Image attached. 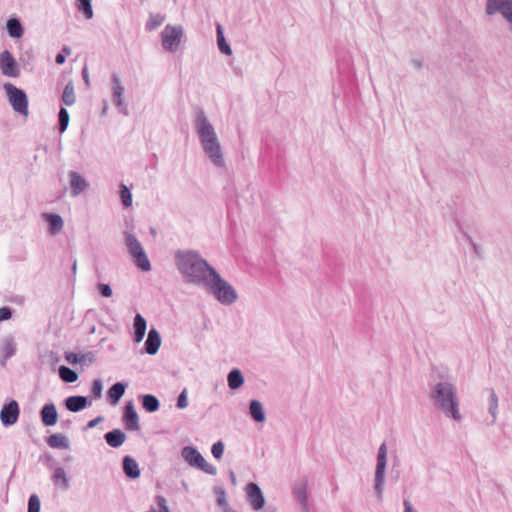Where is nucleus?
Masks as SVG:
<instances>
[{"label":"nucleus","instance_id":"21","mask_svg":"<svg viewBox=\"0 0 512 512\" xmlns=\"http://www.w3.org/2000/svg\"><path fill=\"white\" fill-rule=\"evenodd\" d=\"M107 444L113 448L120 447L126 440V434L120 429H113L104 436Z\"/></svg>","mask_w":512,"mask_h":512},{"label":"nucleus","instance_id":"32","mask_svg":"<svg viewBox=\"0 0 512 512\" xmlns=\"http://www.w3.org/2000/svg\"><path fill=\"white\" fill-rule=\"evenodd\" d=\"M216 34H217V44H218L219 50L225 55H231L232 50H231L229 44L225 40L223 28L220 24L217 25Z\"/></svg>","mask_w":512,"mask_h":512},{"label":"nucleus","instance_id":"30","mask_svg":"<svg viewBox=\"0 0 512 512\" xmlns=\"http://www.w3.org/2000/svg\"><path fill=\"white\" fill-rule=\"evenodd\" d=\"M142 407L149 413L155 412L159 409V400L151 394H145L141 397Z\"/></svg>","mask_w":512,"mask_h":512},{"label":"nucleus","instance_id":"35","mask_svg":"<svg viewBox=\"0 0 512 512\" xmlns=\"http://www.w3.org/2000/svg\"><path fill=\"white\" fill-rule=\"evenodd\" d=\"M77 9L82 12L86 19L93 18L91 0H76Z\"/></svg>","mask_w":512,"mask_h":512},{"label":"nucleus","instance_id":"42","mask_svg":"<svg viewBox=\"0 0 512 512\" xmlns=\"http://www.w3.org/2000/svg\"><path fill=\"white\" fill-rule=\"evenodd\" d=\"M84 358H85L84 355H79V354H76L73 352L65 353L66 361L73 365L77 364L79 362H82L84 360Z\"/></svg>","mask_w":512,"mask_h":512},{"label":"nucleus","instance_id":"4","mask_svg":"<svg viewBox=\"0 0 512 512\" xmlns=\"http://www.w3.org/2000/svg\"><path fill=\"white\" fill-rule=\"evenodd\" d=\"M433 398L440 407L444 411L449 412L455 420L461 419L458 409V400L451 384L439 383L435 388Z\"/></svg>","mask_w":512,"mask_h":512},{"label":"nucleus","instance_id":"14","mask_svg":"<svg viewBox=\"0 0 512 512\" xmlns=\"http://www.w3.org/2000/svg\"><path fill=\"white\" fill-rule=\"evenodd\" d=\"M111 84L113 103L116 107L120 108L125 115H127V108L124 105L123 101L124 87L121 83L119 76L115 73L111 76Z\"/></svg>","mask_w":512,"mask_h":512},{"label":"nucleus","instance_id":"50","mask_svg":"<svg viewBox=\"0 0 512 512\" xmlns=\"http://www.w3.org/2000/svg\"><path fill=\"white\" fill-rule=\"evenodd\" d=\"M404 507H405L404 512H416V511L413 509L411 502H410V501H408V500H404Z\"/></svg>","mask_w":512,"mask_h":512},{"label":"nucleus","instance_id":"20","mask_svg":"<svg viewBox=\"0 0 512 512\" xmlns=\"http://www.w3.org/2000/svg\"><path fill=\"white\" fill-rule=\"evenodd\" d=\"M43 218L49 225L48 231L51 235H57L63 229L64 222L60 215L44 213Z\"/></svg>","mask_w":512,"mask_h":512},{"label":"nucleus","instance_id":"37","mask_svg":"<svg viewBox=\"0 0 512 512\" xmlns=\"http://www.w3.org/2000/svg\"><path fill=\"white\" fill-rule=\"evenodd\" d=\"M165 20V16L162 14H151L146 22L145 28L148 31L155 30L157 27L162 25Z\"/></svg>","mask_w":512,"mask_h":512},{"label":"nucleus","instance_id":"24","mask_svg":"<svg viewBox=\"0 0 512 512\" xmlns=\"http://www.w3.org/2000/svg\"><path fill=\"white\" fill-rule=\"evenodd\" d=\"M123 470L127 477L135 479L140 476L138 463L131 456L123 458Z\"/></svg>","mask_w":512,"mask_h":512},{"label":"nucleus","instance_id":"8","mask_svg":"<svg viewBox=\"0 0 512 512\" xmlns=\"http://www.w3.org/2000/svg\"><path fill=\"white\" fill-rule=\"evenodd\" d=\"M5 90L12 108L19 114L27 116L28 98L25 92L10 83L5 84Z\"/></svg>","mask_w":512,"mask_h":512},{"label":"nucleus","instance_id":"27","mask_svg":"<svg viewBox=\"0 0 512 512\" xmlns=\"http://www.w3.org/2000/svg\"><path fill=\"white\" fill-rule=\"evenodd\" d=\"M227 382L230 389L235 390L244 383V377L239 369H233L228 373Z\"/></svg>","mask_w":512,"mask_h":512},{"label":"nucleus","instance_id":"55","mask_svg":"<svg viewBox=\"0 0 512 512\" xmlns=\"http://www.w3.org/2000/svg\"><path fill=\"white\" fill-rule=\"evenodd\" d=\"M62 52L65 53L66 55H70L71 54V49L67 46H64L63 49H62Z\"/></svg>","mask_w":512,"mask_h":512},{"label":"nucleus","instance_id":"7","mask_svg":"<svg viewBox=\"0 0 512 512\" xmlns=\"http://www.w3.org/2000/svg\"><path fill=\"white\" fill-rule=\"evenodd\" d=\"M183 35L184 31L182 26L166 25L161 32V43L163 49L168 52H175L181 44Z\"/></svg>","mask_w":512,"mask_h":512},{"label":"nucleus","instance_id":"3","mask_svg":"<svg viewBox=\"0 0 512 512\" xmlns=\"http://www.w3.org/2000/svg\"><path fill=\"white\" fill-rule=\"evenodd\" d=\"M201 287H204L223 305L233 304L238 297L233 286L224 280L216 270L212 271L210 277Z\"/></svg>","mask_w":512,"mask_h":512},{"label":"nucleus","instance_id":"56","mask_svg":"<svg viewBox=\"0 0 512 512\" xmlns=\"http://www.w3.org/2000/svg\"><path fill=\"white\" fill-rule=\"evenodd\" d=\"M492 402H493V405L496 406L497 398H496V395L494 393H492Z\"/></svg>","mask_w":512,"mask_h":512},{"label":"nucleus","instance_id":"40","mask_svg":"<svg viewBox=\"0 0 512 512\" xmlns=\"http://www.w3.org/2000/svg\"><path fill=\"white\" fill-rule=\"evenodd\" d=\"M28 512H40V499L36 494L29 497Z\"/></svg>","mask_w":512,"mask_h":512},{"label":"nucleus","instance_id":"45","mask_svg":"<svg viewBox=\"0 0 512 512\" xmlns=\"http://www.w3.org/2000/svg\"><path fill=\"white\" fill-rule=\"evenodd\" d=\"M155 502L158 506V512H170L169 507L167 505V501L163 496H156Z\"/></svg>","mask_w":512,"mask_h":512},{"label":"nucleus","instance_id":"19","mask_svg":"<svg viewBox=\"0 0 512 512\" xmlns=\"http://www.w3.org/2000/svg\"><path fill=\"white\" fill-rule=\"evenodd\" d=\"M41 421L45 426H53L57 423L58 413L53 403L45 404L40 411Z\"/></svg>","mask_w":512,"mask_h":512},{"label":"nucleus","instance_id":"22","mask_svg":"<svg viewBox=\"0 0 512 512\" xmlns=\"http://www.w3.org/2000/svg\"><path fill=\"white\" fill-rule=\"evenodd\" d=\"M126 387H127L126 383L117 382L109 388L107 395H108V400L112 405H116L120 401L121 397L125 393Z\"/></svg>","mask_w":512,"mask_h":512},{"label":"nucleus","instance_id":"53","mask_svg":"<svg viewBox=\"0 0 512 512\" xmlns=\"http://www.w3.org/2000/svg\"><path fill=\"white\" fill-rule=\"evenodd\" d=\"M217 501L219 505L225 504L224 491L221 490V497H219Z\"/></svg>","mask_w":512,"mask_h":512},{"label":"nucleus","instance_id":"16","mask_svg":"<svg viewBox=\"0 0 512 512\" xmlns=\"http://www.w3.org/2000/svg\"><path fill=\"white\" fill-rule=\"evenodd\" d=\"M68 176H69V184H70V188H71V193L73 196H78L84 190L87 189V187H88L87 181L78 172L70 171Z\"/></svg>","mask_w":512,"mask_h":512},{"label":"nucleus","instance_id":"26","mask_svg":"<svg viewBox=\"0 0 512 512\" xmlns=\"http://www.w3.org/2000/svg\"><path fill=\"white\" fill-rule=\"evenodd\" d=\"M249 412L254 421L263 422L265 420V412L260 401L252 400L249 404Z\"/></svg>","mask_w":512,"mask_h":512},{"label":"nucleus","instance_id":"46","mask_svg":"<svg viewBox=\"0 0 512 512\" xmlns=\"http://www.w3.org/2000/svg\"><path fill=\"white\" fill-rule=\"evenodd\" d=\"M97 289L103 297H110L112 295V289L108 284L99 283Z\"/></svg>","mask_w":512,"mask_h":512},{"label":"nucleus","instance_id":"5","mask_svg":"<svg viewBox=\"0 0 512 512\" xmlns=\"http://www.w3.org/2000/svg\"><path fill=\"white\" fill-rule=\"evenodd\" d=\"M124 238L128 253L133 258L137 267H139L142 271H150V261L139 240L135 237L134 234L127 231L124 233Z\"/></svg>","mask_w":512,"mask_h":512},{"label":"nucleus","instance_id":"49","mask_svg":"<svg viewBox=\"0 0 512 512\" xmlns=\"http://www.w3.org/2000/svg\"><path fill=\"white\" fill-rule=\"evenodd\" d=\"M82 76H83V80L85 82V84L87 86L90 85V81H89V75H88V70H87V67H84L83 70H82Z\"/></svg>","mask_w":512,"mask_h":512},{"label":"nucleus","instance_id":"48","mask_svg":"<svg viewBox=\"0 0 512 512\" xmlns=\"http://www.w3.org/2000/svg\"><path fill=\"white\" fill-rule=\"evenodd\" d=\"M104 420V418L102 416H98L92 420H90L88 423H87V426L86 428L87 429H91V428H94L98 423L102 422Z\"/></svg>","mask_w":512,"mask_h":512},{"label":"nucleus","instance_id":"52","mask_svg":"<svg viewBox=\"0 0 512 512\" xmlns=\"http://www.w3.org/2000/svg\"><path fill=\"white\" fill-rule=\"evenodd\" d=\"M229 476H230L231 483L235 486L237 484V480H236V475L232 470H230Z\"/></svg>","mask_w":512,"mask_h":512},{"label":"nucleus","instance_id":"15","mask_svg":"<svg viewBox=\"0 0 512 512\" xmlns=\"http://www.w3.org/2000/svg\"><path fill=\"white\" fill-rule=\"evenodd\" d=\"M123 422L127 430L137 431L140 429L139 417L132 401L125 405Z\"/></svg>","mask_w":512,"mask_h":512},{"label":"nucleus","instance_id":"38","mask_svg":"<svg viewBox=\"0 0 512 512\" xmlns=\"http://www.w3.org/2000/svg\"><path fill=\"white\" fill-rule=\"evenodd\" d=\"M58 129H59V132L60 133H63L67 127H68V124H69V113L68 111L61 107L60 110H59V113H58Z\"/></svg>","mask_w":512,"mask_h":512},{"label":"nucleus","instance_id":"23","mask_svg":"<svg viewBox=\"0 0 512 512\" xmlns=\"http://www.w3.org/2000/svg\"><path fill=\"white\" fill-rule=\"evenodd\" d=\"M65 406L71 412H78L88 406V400L84 396H70L66 398Z\"/></svg>","mask_w":512,"mask_h":512},{"label":"nucleus","instance_id":"1","mask_svg":"<svg viewBox=\"0 0 512 512\" xmlns=\"http://www.w3.org/2000/svg\"><path fill=\"white\" fill-rule=\"evenodd\" d=\"M175 265L186 283L202 286L215 270L197 251L177 250Z\"/></svg>","mask_w":512,"mask_h":512},{"label":"nucleus","instance_id":"13","mask_svg":"<svg viewBox=\"0 0 512 512\" xmlns=\"http://www.w3.org/2000/svg\"><path fill=\"white\" fill-rule=\"evenodd\" d=\"M19 416V405L15 400L4 405L0 412V419L4 426L15 424Z\"/></svg>","mask_w":512,"mask_h":512},{"label":"nucleus","instance_id":"47","mask_svg":"<svg viewBox=\"0 0 512 512\" xmlns=\"http://www.w3.org/2000/svg\"><path fill=\"white\" fill-rule=\"evenodd\" d=\"M12 317V309L9 307L0 308V322L9 320Z\"/></svg>","mask_w":512,"mask_h":512},{"label":"nucleus","instance_id":"54","mask_svg":"<svg viewBox=\"0 0 512 512\" xmlns=\"http://www.w3.org/2000/svg\"><path fill=\"white\" fill-rule=\"evenodd\" d=\"M263 512H276V508L273 506H268L266 508H263Z\"/></svg>","mask_w":512,"mask_h":512},{"label":"nucleus","instance_id":"29","mask_svg":"<svg viewBox=\"0 0 512 512\" xmlns=\"http://www.w3.org/2000/svg\"><path fill=\"white\" fill-rule=\"evenodd\" d=\"M52 480L55 485H59L63 490H67L69 488V479L62 467H57L54 470Z\"/></svg>","mask_w":512,"mask_h":512},{"label":"nucleus","instance_id":"28","mask_svg":"<svg viewBox=\"0 0 512 512\" xmlns=\"http://www.w3.org/2000/svg\"><path fill=\"white\" fill-rule=\"evenodd\" d=\"M47 444L51 448L67 449L69 447L68 439L65 435L57 433L47 438Z\"/></svg>","mask_w":512,"mask_h":512},{"label":"nucleus","instance_id":"12","mask_svg":"<svg viewBox=\"0 0 512 512\" xmlns=\"http://www.w3.org/2000/svg\"><path fill=\"white\" fill-rule=\"evenodd\" d=\"M497 11L512 22V0H488L487 13L491 15Z\"/></svg>","mask_w":512,"mask_h":512},{"label":"nucleus","instance_id":"33","mask_svg":"<svg viewBox=\"0 0 512 512\" xmlns=\"http://www.w3.org/2000/svg\"><path fill=\"white\" fill-rule=\"evenodd\" d=\"M76 101V95L74 91V86L72 81L68 82L66 86L64 87L63 94H62V102L67 105L71 106Z\"/></svg>","mask_w":512,"mask_h":512},{"label":"nucleus","instance_id":"43","mask_svg":"<svg viewBox=\"0 0 512 512\" xmlns=\"http://www.w3.org/2000/svg\"><path fill=\"white\" fill-rule=\"evenodd\" d=\"M102 382L100 379H95L92 385V395L94 398H100L102 396Z\"/></svg>","mask_w":512,"mask_h":512},{"label":"nucleus","instance_id":"25","mask_svg":"<svg viewBox=\"0 0 512 512\" xmlns=\"http://www.w3.org/2000/svg\"><path fill=\"white\" fill-rule=\"evenodd\" d=\"M147 323L141 314H136L134 318V341L141 342L146 332Z\"/></svg>","mask_w":512,"mask_h":512},{"label":"nucleus","instance_id":"10","mask_svg":"<svg viewBox=\"0 0 512 512\" xmlns=\"http://www.w3.org/2000/svg\"><path fill=\"white\" fill-rule=\"evenodd\" d=\"M245 490L247 501L252 509L255 511L263 509L265 506V498L260 487L256 483H249Z\"/></svg>","mask_w":512,"mask_h":512},{"label":"nucleus","instance_id":"9","mask_svg":"<svg viewBox=\"0 0 512 512\" xmlns=\"http://www.w3.org/2000/svg\"><path fill=\"white\" fill-rule=\"evenodd\" d=\"M387 461V447L385 444H382L378 451L377 457V468L375 473V489L377 491L378 496L382 494V485L384 480V473L386 468Z\"/></svg>","mask_w":512,"mask_h":512},{"label":"nucleus","instance_id":"41","mask_svg":"<svg viewBox=\"0 0 512 512\" xmlns=\"http://www.w3.org/2000/svg\"><path fill=\"white\" fill-rule=\"evenodd\" d=\"M211 452L216 459H220L223 456L224 444L221 441L214 443Z\"/></svg>","mask_w":512,"mask_h":512},{"label":"nucleus","instance_id":"11","mask_svg":"<svg viewBox=\"0 0 512 512\" xmlns=\"http://www.w3.org/2000/svg\"><path fill=\"white\" fill-rule=\"evenodd\" d=\"M0 70L5 76L17 77L19 75L16 61L8 50L0 54Z\"/></svg>","mask_w":512,"mask_h":512},{"label":"nucleus","instance_id":"18","mask_svg":"<svg viewBox=\"0 0 512 512\" xmlns=\"http://www.w3.org/2000/svg\"><path fill=\"white\" fill-rule=\"evenodd\" d=\"M161 345V337L159 332L152 328L148 332L147 339L144 344L145 352L149 355H155Z\"/></svg>","mask_w":512,"mask_h":512},{"label":"nucleus","instance_id":"17","mask_svg":"<svg viewBox=\"0 0 512 512\" xmlns=\"http://www.w3.org/2000/svg\"><path fill=\"white\" fill-rule=\"evenodd\" d=\"M17 350L16 342L13 336H6L2 340V346L0 348V363L1 365H5V362L15 355Z\"/></svg>","mask_w":512,"mask_h":512},{"label":"nucleus","instance_id":"6","mask_svg":"<svg viewBox=\"0 0 512 512\" xmlns=\"http://www.w3.org/2000/svg\"><path fill=\"white\" fill-rule=\"evenodd\" d=\"M181 456L190 466L196 467L209 475H216V467L209 464L196 448L192 446L183 447Z\"/></svg>","mask_w":512,"mask_h":512},{"label":"nucleus","instance_id":"31","mask_svg":"<svg viewBox=\"0 0 512 512\" xmlns=\"http://www.w3.org/2000/svg\"><path fill=\"white\" fill-rule=\"evenodd\" d=\"M9 35L13 38H20L23 35V27L16 18H11L6 24Z\"/></svg>","mask_w":512,"mask_h":512},{"label":"nucleus","instance_id":"57","mask_svg":"<svg viewBox=\"0 0 512 512\" xmlns=\"http://www.w3.org/2000/svg\"><path fill=\"white\" fill-rule=\"evenodd\" d=\"M72 269H73L74 272L76 271V260L73 263Z\"/></svg>","mask_w":512,"mask_h":512},{"label":"nucleus","instance_id":"58","mask_svg":"<svg viewBox=\"0 0 512 512\" xmlns=\"http://www.w3.org/2000/svg\"><path fill=\"white\" fill-rule=\"evenodd\" d=\"M150 233L151 234H155L156 233L155 229L154 228H150Z\"/></svg>","mask_w":512,"mask_h":512},{"label":"nucleus","instance_id":"44","mask_svg":"<svg viewBox=\"0 0 512 512\" xmlns=\"http://www.w3.org/2000/svg\"><path fill=\"white\" fill-rule=\"evenodd\" d=\"M176 406L179 409H185L188 406L187 390L186 389H183V391L179 394Z\"/></svg>","mask_w":512,"mask_h":512},{"label":"nucleus","instance_id":"39","mask_svg":"<svg viewBox=\"0 0 512 512\" xmlns=\"http://www.w3.org/2000/svg\"><path fill=\"white\" fill-rule=\"evenodd\" d=\"M120 198L124 207H130L132 205V194L124 184L120 185Z\"/></svg>","mask_w":512,"mask_h":512},{"label":"nucleus","instance_id":"51","mask_svg":"<svg viewBox=\"0 0 512 512\" xmlns=\"http://www.w3.org/2000/svg\"><path fill=\"white\" fill-rule=\"evenodd\" d=\"M65 60H66L65 55L62 53L57 54V56L55 58V62L59 65L63 64L65 62Z\"/></svg>","mask_w":512,"mask_h":512},{"label":"nucleus","instance_id":"36","mask_svg":"<svg viewBox=\"0 0 512 512\" xmlns=\"http://www.w3.org/2000/svg\"><path fill=\"white\" fill-rule=\"evenodd\" d=\"M295 497L297 501L301 504L302 512H310L308 503H307V495L304 486L296 487L294 490Z\"/></svg>","mask_w":512,"mask_h":512},{"label":"nucleus","instance_id":"2","mask_svg":"<svg viewBox=\"0 0 512 512\" xmlns=\"http://www.w3.org/2000/svg\"><path fill=\"white\" fill-rule=\"evenodd\" d=\"M193 115L194 128L204 153L216 167H224L225 161L220 141L205 111L201 107H196Z\"/></svg>","mask_w":512,"mask_h":512},{"label":"nucleus","instance_id":"34","mask_svg":"<svg viewBox=\"0 0 512 512\" xmlns=\"http://www.w3.org/2000/svg\"><path fill=\"white\" fill-rule=\"evenodd\" d=\"M60 378L67 383H73L78 379V374L67 366L59 367Z\"/></svg>","mask_w":512,"mask_h":512}]
</instances>
